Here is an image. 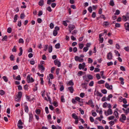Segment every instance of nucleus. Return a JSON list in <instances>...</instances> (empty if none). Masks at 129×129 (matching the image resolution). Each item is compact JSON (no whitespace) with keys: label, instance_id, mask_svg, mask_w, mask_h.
Returning <instances> with one entry per match:
<instances>
[{"label":"nucleus","instance_id":"obj_29","mask_svg":"<svg viewBox=\"0 0 129 129\" xmlns=\"http://www.w3.org/2000/svg\"><path fill=\"white\" fill-rule=\"evenodd\" d=\"M18 17V16L17 14H16L15 15V16L14 17V20L13 21V22H15L17 20Z\"/></svg>","mask_w":129,"mask_h":129},{"label":"nucleus","instance_id":"obj_5","mask_svg":"<svg viewBox=\"0 0 129 129\" xmlns=\"http://www.w3.org/2000/svg\"><path fill=\"white\" fill-rule=\"evenodd\" d=\"M121 116L122 117L120 118L119 120L122 123H124V121L126 119V117L123 114H121Z\"/></svg>","mask_w":129,"mask_h":129},{"label":"nucleus","instance_id":"obj_35","mask_svg":"<svg viewBox=\"0 0 129 129\" xmlns=\"http://www.w3.org/2000/svg\"><path fill=\"white\" fill-rule=\"evenodd\" d=\"M112 94H110L108 95V98H107V99L108 101H110V98L112 97Z\"/></svg>","mask_w":129,"mask_h":129},{"label":"nucleus","instance_id":"obj_34","mask_svg":"<svg viewBox=\"0 0 129 129\" xmlns=\"http://www.w3.org/2000/svg\"><path fill=\"white\" fill-rule=\"evenodd\" d=\"M79 47L80 49H82L84 46V44L82 43H79Z\"/></svg>","mask_w":129,"mask_h":129},{"label":"nucleus","instance_id":"obj_44","mask_svg":"<svg viewBox=\"0 0 129 129\" xmlns=\"http://www.w3.org/2000/svg\"><path fill=\"white\" fill-rule=\"evenodd\" d=\"M101 91L102 93L104 94H106L107 93V90L105 89H103L101 90Z\"/></svg>","mask_w":129,"mask_h":129},{"label":"nucleus","instance_id":"obj_52","mask_svg":"<svg viewBox=\"0 0 129 129\" xmlns=\"http://www.w3.org/2000/svg\"><path fill=\"white\" fill-rule=\"evenodd\" d=\"M60 70L59 68H57L56 70V74L57 75H58L59 74V72Z\"/></svg>","mask_w":129,"mask_h":129},{"label":"nucleus","instance_id":"obj_12","mask_svg":"<svg viewBox=\"0 0 129 129\" xmlns=\"http://www.w3.org/2000/svg\"><path fill=\"white\" fill-rule=\"evenodd\" d=\"M88 83H83L81 84V86L83 88H84L85 89H87V85Z\"/></svg>","mask_w":129,"mask_h":129},{"label":"nucleus","instance_id":"obj_21","mask_svg":"<svg viewBox=\"0 0 129 129\" xmlns=\"http://www.w3.org/2000/svg\"><path fill=\"white\" fill-rule=\"evenodd\" d=\"M3 39H2V41H7L8 39V37L7 35H5L4 37H2Z\"/></svg>","mask_w":129,"mask_h":129},{"label":"nucleus","instance_id":"obj_42","mask_svg":"<svg viewBox=\"0 0 129 129\" xmlns=\"http://www.w3.org/2000/svg\"><path fill=\"white\" fill-rule=\"evenodd\" d=\"M87 78V76H85L83 77V78L84 79L85 81L88 82L89 81V80Z\"/></svg>","mask_w":129,"mask_h":129},{"label":"nucleus","instance_id":"obj_22","mask_svg":"<svg viewBox=\"0 0 129 129\" xmlns=\"http://www.w3.org/2000/svg\"><path fill=\"white\" fill-rule=\"evenodd\" d=\"M96 95L97 96H99L100 97H102L103 96V94L99 92V91H97L96 92Z\"/></svg>","mask_w":129,"mask_h":129},{"label":"nucleus","instance_id":"obj_33","mask_svg":"<svg viewBox=\"0 0 129 129\" xmlns=\"http://www.w3.org/2000/svg\"><path fill=\"white\" fill-rule=\"evenodd\" d=\"M109 4L112 6H113L114 5L113 0H111Z\"/></svg>","mask_w":129,"mask_h":129},{"label":"nucleus","instance_id":"obj_40","mask_svg":"<svg viewBox=\"0 0 129 129\" xmlns=\"http://www.w3.org/2000/svg\"><path fill=\"white\" fill-rule=\"evenodd\" d=\"M61 101L62 102H65V100L64 98L63 95H61Z\"/></svg>","mask_w":129,"mask_h":129},{"label":"nucleus","instance_id":"obj_38","mask_svg":"<svg viewBox=\"0 0 129 129\" xmlns=\"http://www.w3.org/2000/svg\"><path fill=\"white\" fill-rule=\"evenodd\" d=\"M12 51L13 52H16L17 51L16 48V46H14L13 48L12 49Z\"/></svg>","mask_w":129,"mask_h":129},{"label":"nucleus","instance_id":"obj_13","mask_svg":"<svg viewBox=\"0 0 129 129\" xmlns=\"http://www.w3.org/2000/svg\"><path fill=\"white\" fill-rule=\"evenodd\" d=\"M107 59L109 60H111L112 59V54L110 52L107 55Z\"/></svg>","mask_w":129,"mask_h":129},{"label":"nucleus","instance_id":"obj_46","mask_svg":"<svg viewBox=\"0 0 129 129\" xmlns=\"http://www.w3.org/2000/svg\"><path fill=\"white\" fill-rule=\"evenodd\" d=\"M58 32L56 30H54L53 31V35L55 36H56Z\"/></svg>","mask_w":129,"mask_h":129},{"label":"nucleus","instance_id":"obj_50","mask_svg":"<svg viewBox=\"0 0 129 129\" xmlns=\"http://www.w3.org/2000/svg\"><path fill=\"white\" fill-rule=\"evenodd\" d=\"M53 104L54 106L55 107H57L58 106V103L56 101H54Z\"/></svg>","mask_w":129,"mask_h":129},{"label":"nucleus","instance_id":"obj_4","mask_svg":"<svg viewBox=\"0 0 129 129\" xmlns=\"http://www.w3.org/2000/svg\"><path fill=\"white\" fill-rule=\"evenodd\" d=\"M104 113L105 115L107 116L110 115L112 114V109H109L107 112L106 111H105Z\"/></svg>","mask_w":129,"mask_h":129},{"label":"nucleus","instance_id":"obj_60","mask_svg":"<svg viewBox=\"0 0 129 129\" xmlns=\"http://www.w3.org/2000/svg\"><path fill=\"white\" fill-rule=\"evenodd\" d=\"M88 62L89 63H91L93 62V60L90 58H88Z\"/></svg>","mask_w":129,"mask_h":129},{"label":"nucleus","instance_id":"obj_51","mask_svg":"<svg viewBox=\"0 0 129 129\" xmlns=\"http://www.w3.org/2000/svg\"><path fill=\"white\" fill-rule=\"evenodd\" d=\"M14 56L13 55H12L10 56V59L11 61L14 60Z\"/></svg>","mask_w":129,"mask_h":129},{"label":"nucleus","instance_id":"obj_45","mask_svg":"<svg viewBox=\"0 0 129 129\" xmlns=\"http://www.w3.org/2000/svg\"><path fill=\"white\" fill-rule=\"evenodd\" d=\"M7 31L8 33H11L12 32L11 28L10 27H8L7 29Z\"/></svg>","mask_w":129,"mask_h":129},{"label":"nucleus","instance_id":"obj_53","mask_svg":"<svg viewBox=\"0 0 129 129\" xmlns=\"http://www.w3.org/2000/svg\"><path fill=\"white\" fill-rule=\"evenodd\" d=\"M109 124L111 126H112L114 124V121H111L109 122Z\"/></svg>","mask_w":129,"mask_h":129},{"label":"nucleus","instance_id":"obj_63","mask_svg":"<svg viewBox=\"0 0 129 129\" xmlns=\"http://www.w3.org/2000/svg\"><path fill=\"white\" fill-rule=\"evenodd\" d=\"M120 13V11L118 10H116V11L115 14L116 15H119Z\"/></svg>","mask_w":129,"mask_h":129},{"label":"nucleus","instance_id":"obj_23","mask_svg":"<svg viewBox=\"0 0 129 129\" xmlns=\"http://www.w3.org/2000/svg\"><path fill=\"white\" fill-rule=\"evenodd\" d=\"M119 80L120 81V83L122 85H123L124 82L123 81L124 79L122 77H120L119 78Z\"/></svg>","mask_w":129,"mask_h":129},{"label":"nucleus","instance_id":"obj_32","mask_svg":"<svg viewBox=\"0 0 129 129\" xmlns=\"http://www.w3.org/2000/svg\"><path fill=\"white\" fill-rule=\"evenodd\" d=\"M86 103L87 105H88L92 104H93V102L92 100H90L88 102H86Z\"/></svg>","mask_w":129,"mask_h":129},{"label":"nucleus","instance_id":"obj_39","mask_svg":"<svg viewBox=\"0 0 129 129\" xmlns=\"http://www.w3.org/2000/svg\"><path fill=\"white\" fill-rule=\"evenodd\" d=\"M105 82V81L103 80H101L98 82V83L99 84H103Z\"/></svg>","mask_w":129,"mask_h":129},{"label":"nucleus","instance_id":"obj_49","mask_svg":"<svg viewBox=\"0 0 129 129\" xmlns=\"http://www.w3.org/2000/svg\"><path fill=\"white\" fill-rule=\"evenodd\" d=\"M48 45H45V46L44 48V50L45 51H46L47 49L48 48Z\"/></svg>","mask_w":129,"mask_h":129},{"label":"nucleus","instance_id":"obj_10","mask_svg":"<svg viewBox=\"0 0 129 129\" xmlns=\"http://www.w3.org/2000/svg\"><path fill=\"white\" fill-rule=\"evenodd\" d=\"M105 87L106 88L109 89H112V86L111 85H110L109 84L107 83H105Z\"/></svg>","mask_w":129,"mask_h":129},{"label":"nucleus","instance_id":"obj_31","mask_svg":"<svg viewBox=\"0 0 129 129\" xmlns=\"http://www.w3.org/2000/svg\"><path fill=\"white\" fill-rule=\"evenodd\" d=\"M124 112L125 114V115H127L128 113H129V108H128L126 110H125V111Z\"/></svg>","mask_w":129,"mask_h":129},{"label":"nucleus","instance_id":"obj_6","mask_svg":"<svg viewBox=\"0 0 129 129\" xmlns=\"http://www.w3.org/2000/svg\"><path fill=\"white\" fill-rule=\"evenodd\" d=\"M75 26L74 25L70 24L68 26L69 30L70 33H71L72 31L75 28Z\"/></svg>","mask_w":129,"mask_h":129},{"label":"nucleus","instance_id":"obj_55","mask_svg":"<svg viewBox=\"0 0 129 129\" xmlns=\"http://www.w3.org/2000/svg\"><path fill=\"white\" fill-rule=\"evenodd\" d=\"M88 10L90 13H91L92 11V9L91 7L90 6L88 7Z\"/></svg>","mask_w":129,"mask_h":129},{"label":"nucleus","instance_id":"obj_17","mask_svg":"<svg viewBox=\"0 0 129 129\" xmlns=\"http://www.w3.org/2000/svg\"><path fill=\"white\" fill-rule=\"evenodd\" d=\"M68 89L69 90L71 93H73L74 89L73 86H71L68 87Z\"/></svg>","mask_w":129,"mask_h":129},{"label":"nucleus","instance_id":"obj_15","mask_svg":"<svg viewBox=\"0 0 129 129\" xmlns=\"http://www.w3.org/2000/svg\"><path fill=\"white\" fill-rule=\"evenodd\" d=\"M68 86H72L74 85V83L72 80H70L67 83Z\"/></svg>","mask_w":129,"mask_h":129},{"label":"nucleus","instance_id":"obj_57","mask_svg":"<svg viewBox=\"0 0 129 129\" xmlns=\"http://www.w3.org/2000/svg\"><path fill=\"white\" fill-rule=\"evenodd\" d=\"M18 42L19 43H24L23 39L22 38H20Z\"/></svg>","mask_w":129,"mask_h":129},{"label":"nucleus","instance_id":"obj_27","mask_svg":"<svg viewBox=\"0 0 129 129\" xmlns=\"http://www.w3.org/2000/svg\"><path fill=\"white\" fill-rule=\"evenodd\" d=\"M60 47V45L59 43H58L55 45V47L56 49H59Z\"/></svg>","mask_w":129,"mask_h":129},{"label":"nucleus","instance_id":"obj_8","mask_svg":"<svg viewBox=\"0 0 129 129\" xmlns=\"http://www.w3.org/2000/svg\"><path fill=\"white\" fill-rule=\"evenodd\" d=\"M54 62L55 65L57 66L58 67H60L61 65V63L57 59H56L54 60Z\"/></svg>","mask_w":129,"mask_h":129},{"label":"nucleus","instance_id":"obj_3","mask_svg":"<svg viewBox=\"0 0 129 129\" xmlns=\"http://www.w3.org/2000/svg\"><path fill=\"white\" fill-rule=\"evenodd\" d=\"M23 124L21 120L20 119L18 121L17 124V126L19 129H21L23 128V126L22 125Z\"/></svg>","mask_w":129,"mask_h":129},{"label":"nucleus","instance_id":"obj_64","mask_svg":"<svg viewBox=\"0 0 129 129\" xmlns=\"http://www.w3.org/2000/svg\"><path fill=\"white\" fill-rule=\"evenodd\" d=\"M124 49V50L127 51H129V47L128 46L125 47Z\"/></svg>","mask_w":129,"mask_h":129},{"label":"nucleus","instance_id":"obj_28","mask_svg":"<svg viewBox=\"0 0 129 129\" xmlns=\"http://www.w3.org/2000/svg\"><path fill=\"white\" fill-rule=\"evenodd\" d=\"M52 50V46H49L48 48V51L49 53H51Z\"/></svg>","mask_w":129,"mask_h":129},{"label":"nucleus","instance_id":"obj_58","mask_svg":"<svg viewBox=\"0 0 129 129\" xmlns=\"http://www.w3.org/2000/svg\"><path fill=\"white\" fill-rule=\"evenodd\" d=\"M51 29H52L54 28V25L52 23H51L49 25Z\"/></svg>","mask_w":129,"mask_h":129},{"label":"nucleus","instance_id":"obj_59","mask_svg":"<svg viewBox=\"0 0 129 129\" xmlns=\"http://www.w3.org/2000/svg\"><path fill=\"white\" fill-rule=\"evenodd\" d=\"M41 112L40 110L39 109H36V113L38 114H39Z\"/></svg>","mask_w":129,"mask_h":129},{"label":"nucleus","instance_id":"obj_26","mask_svg":"<svg viewBox=\"0 0 129 129\" xmlns=\"http://www.w3.org/2000/svg\"><path fill=\"white\" fill-rule=\"evenodd\" d=\"M87 77L89 80H92L93 79V76L91 75H87Z\"/></svg>","mask_w":129,"mask_h":129},{"label":"nucleus","instance_id":"obj_9","mask_svg":"<svg viewBox=\"0 0 129 129\" xmlns=\"http://www.w3.org/2000/svg\"><path fill=\"white\" fill-rule=\"evenodd\" d=\"M26 103H25L24 104V110L25 111L26 113H28L29 111L28 108L26 104Z\"/></svg>","mask_w":129,"mask_h":129},{"label":"nucleus","instance_id":"obj_20","mask_svg":"<svg viewBox=\"0 0 129 129\" xmlns=\"http://www.w3.org/2000/svg\"><path fill=\"white\" fill-rule=\"evenodd\" d=\"M72 116L75 119H78V116L76 115L75 113H73L72 114Z\"/></svg>","mask_w":129,"mask_h":129},{"label":"nucleus","instance_id":"obj_11","mask_svg":"<svg viewBox=\"0 0 129 129\" xmlns=\"http://www.w3.org/2000/svg\"><path fill=\"white\" fill-rule=\"evenodd\" d=\"M110 24V23L108 21H104L102 25L104 27H107Z\"/></svg>","mask_w":129,"mask_h":129},{"label":"nucleus","instance_id":"obj_1","mask_svg":"<svg viewBox=\"0 0 129 129\" xmlns=\"http://www.w3.org/2000/svg\"><path fill=\"white\" fill-rule=\"evenodd\" d=\"M22 96V93L21 91H19L18 92V94L15 97V100L17 102H19L21 100V98Z\"/></svg>","mask_w":129,"mask_h":129},{"label":"nucleus","instance_id":"obj_62","mask_svg":"<svg viewBox=\"0 0 129 129\" xmlns=\"http://www.w3.org/2000/svg\"><path fill=\"white\" fill-rule=\"evenodd\" d=\"M115 26L116 27H120V24L119 23H116L115 24Z\"/></svg>","mask_w":129,"mask_h":129},{"label":"nucleus","instance_id":"obj_7","mask_svg":"<svg viewBox=\"0 0 129 129\" xmlns=\"http://www.w3.org/2000/svg\"><path fill=\"white\" fill-rule=\"evenodd\" d=\"M85 67V63L83 62V63L82 64L81 63L79 64L78 68L80 70H81V69H83Z\"/></svg>","mask_w":129,"mask_h":129},{"label":"nucleus","instance_id":"obj_25","mask_svg":"<svg viewBox=\"0 0 129 129\" xmlns=\"http://www.w3.org/2000/svg\"><path fill=\"white\" fill-rule=\"evenodd\" d=\"M114 114L115 116L118 119L119 118L118 114V112L117 111H115L114 112Z\"/></svg>","mask_w":129,"mask_h":129},{"label":"nucleus","instance_id":"obj_47","mask_svg":"<svg viewBox=\"0 0 129 129\" xmlns=\"http://www.w3.org/2000/svg\"><path fill=\"white\" fill-rule=\"evenodd\" d=\"M46 95L48 98V100L49 101L51 102V99L50 96L48 95V93H46Z\"/></svg>","mask_w":129,"mask_h":129},{"label":"nucleus","instance_id":"obj_19","mask_svg":"<svg viewBox=\"0 0 129 129\" xmlns=\"http://www.w3.org/2000/svg\"><path fill=\"white\" fill-rule=\"evenodd\" d=\"M39 5L41 6H42L44 4V1L43 0H40L39 2Z\"/></svg>","mask_w":129,"mask_h":129},{"label":"nucleus","instance_id":"obj_24","mask_svg":"<svg viewBox=\"0 0 129 129\" xmlns=\"http://www.w3.org/2000/svg\"><path fill=\"white\" fill-rule=\"evenodd\" d=\"M55 1V0H48L47 3L48 5H50L51 2H53Z\"/></svg>","mask_w":129,"mask_h":129},{"label":"nucleus","instance_id":"obj_61","mask_svg":"<svg viewBox=\"0 0 129 129\" xmlns=\"http://www.w3.org/2000/svg\"><path fill=\"white\" fill-rule=\"evenodd\" d=\"M49 77L51 79H52L54 78L53 75L52 74H49Z\"/></svg>","mask_w":129,"mask_h":129},{"label":"nucleus","instance_id":"obj_56","mask_svg":"<svg viewBox=\"0 0 129 129\" xmlns=\"http://www.w3.org/2000/svg\"><path fill=\"white\" fill-rule=\"evenodd\" d=\"M79 110L80 111L81 114H84V111L83 110H82L81 108H79Z\"/></svg>","mask_w":129,"mask_h":129},{"label":"nucleus","instance_id":"obj_36","mask_svg":"<svg viewBox=\"0 0 129 129\" xmlns=\"http://www.w3.org/2000/svg\"><path fill=\"white\" fill-rule=\"evenodd\" d=\"M3 78L5 82H7L8 81V79L6 76H3Z\"/></svg>","mask_w":129,"mask_h":129},{"label":"nucleus","instance_id":"obj_18","mask_svg":"<svg viewBox=\"0 0 129 129\" xmlns=\"http://www.w3.org/2000/svg\"><path fill=\"white\" fill-rule=\"evenodd\" d=\"M29 121L30 122L31 121L33 118V115L31 113H29Z\"/></svg>","mask_w":129,"mask_h":129},{"label":"nucleus","instance_id":"obj_16","mask_svg":"<svg viewBox=\"0 0 129 129\" xmlns=\"http://www.w3.org/2000/svg\"><path fill=\"white\" fill-rule=\"evenodd\" d=\"M126 30L129 31V23L127 22L124 24Z\"/></svg>","mask_w":129,"mask_h":129},{"label":"nucleus","instance_id":"obj_14","mask_svg":"<svg viewBox=\"0 0 129 129\" xmlns=\"http://www.w3.org/2000/svg\"><path fill=\"white\" fill-rule=\"evenodd\" d=\"M39 68L42 73L44 71L45 68L42 64L39 66Z\"/></svg>","mask_w":129,"mask_h":129},{"label":"nucleus","instance_id":"obj_43","mask_svg":"<svg viewBox=\"0 0 129 129\" xmlns=\"http://www.w3.org/2000/svg\"><path fill=\"white\" fill-rule=\"evenodd\" d=\"M122 19L125 21H126L127 20L126 17V16L124 15H123L122 16Z\"/></svg>","mask_w":129,"mask_h":129},{"label":"nucleus","instance_id":"obj_37","mask_svg":"<svg viewBox=\"0 0 129 129\" xmlns=\"http://www.w3.org/2000/svg\"><path fill=\"white\" fill-rule=\"evenodd\" d=\"M80 59V57H78V56H76L75 57V60L76 61H77L79 60Z\"/></svg>","mask_w":129,"mask_h":129},{"label":"nucleus","instance_id":"obj_2","mask_svg":"<svg viewBox=\"0 0 129 129\" xmlns=\"http://www.w3.org/2000/svg\"><path fill=\"white\" fill-rule=\"evenodd\" d=\"M27 81L28 83H32L34 82V80L33 78H30L29 75L27 76L26 78Z\"/></svg>","mask_w":129,"mask_h":129},{"label":"nucleus","instance_id":"obj_54","mask_svg":"<svg viewBox=\"0 0 129 129\" xmlns=\"http://www.w3.org/2000/svg\"><path fill=\"white\" fill-rule=\"evenodd\" d=\"M114 118V116H111L109 117L108 118L109 120H110L113 119Z\"/></svg>","mask_w":129,"mask_h":129},{"label":"nucleus","instance_id":"obj_48","mask_svg":"<svg viewBox=\"0 0 129 129\" xmlns=\"http://www.w3.org/2000/svg\"><path fill=\"white\" fill-rule=\"evenodd\" d=\"M107 106V103L106 102L104 103L103 105V108H106Z\"/></svg>","mask_w":129,"mask_h":129},{"label":"nucleus","instance_id":"obj_41","mask_svg":"<svg viewBox=\"0 0 129 129\" xmlns=\"http://www.w3.org/2000/svg\"><path fill=\"white\" fill-rule=\"evenodd\" d=\"M20 18L21 19H23L25 17V15L24 13L21 14L20 15Z\"/></svg>","mask_w":129,"mask_h":129},{"label":"nucleus","instance_id":"obj_30","mask_svg":"<svg viewBox=\"0 0 129 129\" xmlns=\"http://www.w3.org/2000/svg\"><path fill=\"white\" fill-rule=\"evenodd\" d=\"M20 50V53L18 54V55L19 56H21L22 54V52L23 51V50L22 48L21 47L19 49Z\"/></svg>","mask_w":129,"mask_h":129}]
</instances>
